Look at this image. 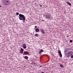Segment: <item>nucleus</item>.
Returning a JSON list of instances; mask_svg holds the SVG:
<instances>
[{"label":"nucleus","instance_id":"obj_8","mask_svg":"<svg viewBox=\"0 0 73 73\" xmlns=\"http://www.w3.org/2000/svg\"><path fill=\"white\" fill-rule=\"evenodd\" d=\"M21 51H20V53H22L24 51V49L22 48H21Z\"/></svg>","mask_w":73,"mask_h":73},{"label":"nucleus","instance_id":"obj_21","mask_svg":"<svg viewBox=\"0 0 73 73\" xmlns=\"http://www.w3.org/2000/svg\"><path fill=\"white\" fill-rule=\"evenodd\" d=\"M37 26H35V28H37Z\"/></svg>","mask_w":73,"mask_h":73},{"label":"nucleus","instance_id":"obj_1","mask_svg":"<svg viewBox=\"0 0 73 73\" xmlns=\"http://www.w3.org/2000/svg\"><path fill=\"white\" fill-rule=\"evenodd\" d=\"M19 19L20 20H25V16L24 15L20 14L19 15Z\"/></svg>","mask_w":73,"mask_h":73},{"label":"nucleus","instance_id":"obj_7","mask_svg":"<svg viewBox=\"0 0 73 73\" xmlns=\"http://www.w3.org/2000/svg\"><path fill=\"white\" fill-rule=\"evenodd\" d=\"M41 32L42 33V34H45V31L44 30L42 29L41 30Z\"/></svg>","mask_w":73,"mask_h":73},{"label":"nucleus","instance_id":"obj_3","mask_svg":"<svg viewBox=\"0 0 73 73\" xmlns=\"http://www.w3.org/2000/svg\"><path fill=\"white\" fill-rule=\"evenodd\" d=\"M72 53L71 51L69 52L68 53V57H70V56H71L72 54Z\"/></svg>","mask_w":73,"mask_h":73},{"label":"nucleus","instance_id":"obj_18","mask_svg":"<svg viewBox=\"0 0 73 73\" xmlns=\"http://www.w3.org/2000/svg\"><path fill=\"white\" fill-rule=\"evenodd\" d=\"M16 15H19V13H16Z\"/></svg>","mask_w":73,"mask_h":73},{"label":"nucleus","instance_id":"obj_5","mask_svg":"<svg viewBox=\"0 0 73 73\" xmlns=\"http://www.w3.org/2000/svg\"><path fill=\"white\" fill-rule=\"evenodd\" d=\"M26 46H27V45H26L25 44H24L23 45V47L24 48V49H26V48H27Z\"/></svg>","mask_w":73,"mask_h":73},{"label":"nucleus","instance_id":"obj_24","mask_svg":"<svg viewBox=\"0 0 73 73\" xmlns=\"http://www.w3.org/2000/svg\"><path fill=\"white\" fill-rule=\"evenodd\" d=\"M42 21H44V20H42Z\"/></svg>","mask_w":73,"mask_h":73},{"label":"nucleus","instance_id":"obj_11","mask_svg":"<svg viewBox=\"0 0 73 73\" xmlns=\"http://www.w3.org/2000/svg\"><path fill=\"white\" fill-rule=\"evenodd\" d=\"M35 37H38V34H35Z\"/></svg>","mask_w":73,"mask_h":73},{"label":"nucleus","instance_id":"obj_4","mask_svg":"<svg viewBox=\"0 0 73 73\" xmlns=\"http://www.w3.org/2000/svg\"><path fill=\"white\" fill-rule=\"evenodd\" d=\"M50 15H46L45 16V18L46 19H49L50 18Z\"/></svg>","mask_w":73,"mask_h":73},{"label":"nucleus","instance_id":"obj_20","mask_svg":"<svg viewBox=\"0 0 73 73\" xmlns=\"http://www.w3.org/2000/svg\"><path fill=\"white\" fill-rule=\"evenodd\" d=\"M39 54H41V52L40 51L39 52Z\"/></svg>","mask_w":73,"mask_h":73},{"label":"nucleus","instance_id":"obj_12","mask_svg":"<svg viewBox=\"0 0 73 73\" xmlns=\"http://www.w3.org/2000/svg\"><path fill=\"white\" fill-rule=\"evenodd\" d=\"M24 58L25 59H28V57L27 56H26L24 57Z\"/></svg>","mask_w":73,"mask_h":73},{"label":"nucleus","instance_id":"obj_23","mask_svg":"<svg viewBox=\"0 0 73 73\" xmlns=\"http://www.w3.org/2000/svg\"><path fill=\"white\" fill-rule=\"evenodd\" d=\"M67 37H69V35H68L67 36Z\"/></svg>","mask_w":73,"mask_h":73},{"label":"nucleus","instance_id":"obj_26","mask_svg":"<svg viewBox=\"0 0 73 73\" xmlns=\"http://www.w3.org/2000/svg\"><path fill=\"white\" fill-rule=\"evenodd\" d=\"M0 7H2V6L0 5Z\"/></svg>","mask_w":73,"mask_h":73},{"label":"nucleus","instance_id":"obj_14","mask_svg":"<svg viewBox=\"0 0 73 73\" xmlns=\"http://www.w3.org/2000/svg\"><path fill=\"white\" fill-rule=\"evenodd\" d=\"M58 53L59 54H60V53H61V51L60 50H58Z\"/></svg>","mask_w":73,"mask_h":73},{"label":"nucleus","instance_id":"obj_6","mask_svg":"<svg viewBox=\"0 0 73 73\" xmlns=\"http://www.w3.org/2000/svg\"><path fill=\"white\" fill-rule=\"evenodd\" d=\"M24 54L25 55H27V54H29V52L27 51H25L24 52Z\"/></svg>","mask_w":73,"mask_h":73},{"label":"nucleus","instance_id":"obj_25","mask_svg":"<svg viewBox=\"0 0 73 73\" xmlns=\"http://www.w3.org/2000/svg\"><path fill=\"white\" fill-rule=\"evenodd\" d=\"M23 22H24H24H25V21H23Z\"/></svg>","mask_w":73,"mask_h":73},{"label":"nucleus","instance_id":"obj_9","mask_svg":"<svg viewBox=\"0 0 73 73\" xmlns=\"http://www.w3.org/2000/svg\"><path fill=\"white\" fill-rule=\"evenodd\" d=\"M39 31H40V30L39 29H35V32H39Z\"/></svg>","mask_w":73,"mask_h":73},{"label":"nucleus","instance_id":"obj_17","mask_svg":"<svg viewBox=\"0 0 73 73\" xmlns=\"http://www.w3.org/2000/svg\"><path fill=\"white\" fill-rule=\"evenodd\" d=\"M71 58H73V55H71Z\"/></svg>","mask_w":73,"mask_h":73},{"label":"nucleus","instance_id":"obj_10","mask_svg":"<svg viewBox=\"0 0 73 73\" xmlns=\"http://www.w3.org/2000/svg\"><path fill=\"white\" fill-rule=\"evenodd\" d=\"M67 4H68V5H69L70 6H71L72 5L71 4V3H70L68 2H66Z\"/></svg>","mask_w":73,"mask_h":73},{"label":"nucleus","instance_id":"obj_15","mask_svg":"<svg viewBox=\"0 0 73 73\" xmlns=\"http://www.w3.org/2000/svg\"><path fill=\"white\" fill-rule=\"evenodd\" d=\"M59 55L60 57H62V54H61V53L60 54H59Z\"/></svg>","mask_w":73,"mask_h":73},{"label":"nucleus","instance_id":"obj_19","mask_svg":"<svg viewBox=\"0 0 73 73\" xmlns=\"http://www.w3.org/2000/svg\"><path fill=\"white\" fill-rule=\"evenodd\" d=\"M70 42H72V40H70Z\"/></svg>","mask_w":73,"mask_h":73},{"label":"nucleus","instance_id":"obj_22","mask_svg":"<svg viewBox=\"0 0 73 73\" xmlns=\"http://www.w3.org/2000/svg\"><path fill=\"white\" fill-rule=\"evenodd\" d=\"M40 67H42V66H40Z\"/></svg>","mask_w":73,"mask_h":73},{"label":"nucleus","instance_id":"obj_13","mask_svg":"<svg viewBox=\"0 0 73 73\" xmlns=\"http://www.w3.org/2000/svg\"><path fill=\"white\" fill-rule=\"evenodd\" d=\"M60 66L61 68H63V67H64V66H63V65L62 64H60Z\"/></svg>","mask_w":73,"mask_h":73},{"label":"nucleus","instance_id":"obj_16","mask_svg":"<svg viewBox=\"0 0 73 73\" xmlns=\"http://www.w3.org/2000/svg\"><path fill=\"white\" fill-rule=\"evenodd\" d=\"M40 51L41 52H44V50H43L41 49L40 50Z\"/></svg>","mask_w":73,"mask_h":73},{"label":"nucleus","instance_id":"obj_2","mask_svg":"<svg viewBox=\"0 0 73 73\" xmlns=\"http://www.w3.org/2000/svg\"><path fill=\"white\" fill-rule=\"evenodd\" d=\"M10 4V1L9 0H5L3 1V4L5 5H9Z\"/></svg>","mask_w":73,"mask_h":73},{"label":"nucleus","instance_id":"obj_27","mask_svg":"<svg viewBox=\"0 0 73 73\" xmlns=\"http://www.w3.org/2000/svg\"><path fill=\"white\" fill-rule=\"evenodd\" d=\"M42 73H44V72H42Z\"/></svg>","mask_w":73,"mask_h":73}]
</instances>
